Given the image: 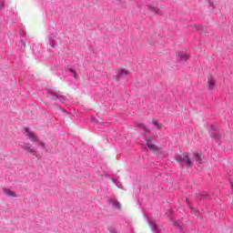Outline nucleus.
I'll list each match as a JSON object with an SVG mask.
<instances>
[{
    "instance_id": "obj_1",
    "label": "nucleus",
    "mask_w": 233,
    "mask_h": 233,
    "mask_svg": "<svg viewBox=\"0 0 233 233\" xmlns=\"http://www.w3.org/2000/svg\"><path fill=\"white\" fill-rule=\"evenodd\" d=\"M175 159L180 164L181 168H183V167H187V168H191L192 165H194L192 159H190V157H188V153L177 155L175 157Z\"/></svg>"
},
{
    "instance_id": "obj_2",
    "label": "nucleus",
    "mask_w": 233,
    "mask_h": 233,
    "mask_svg": "<svg viewBox=\"0 0 233 233\" xmlns=\"http://www.w3.org/2000/svg\"><path fill=\"white\" fill-rule=\"evenodd\" d=\"M147 146L149 148V150H152L153 152H156L160 157H167V152L163 151L161 148L157 147L156 145L150 143V140H147Z\"/></svg>"
},
{
    "instance_id": "obj_3",
    "label": "nucleus",
    "mask_w": 233,
    "mask_h": 233,
    "mask_svg": "<svg viewBox=\"0 0 233 233\" xmlns=\"http://www.w3.org/2000/svg\"><path fill=\"white\" fill-rule=\"evenodd\" d=\"M24 136H25L32 143H35L37 139H39L37 134L34 133L30 127H24Z\"/></svg>"
},
{
    "instance_id": "obj_4",
    "label": "nucleus",
    "mask_w": 233,
    "mask_h": 233,
    "mask_svg": "<svg viewBox=\"0 0 233 233\" xmlns=\"http://www.w3.org/2000/svg\"><path fill=\"white\" fill-rule=\"evenodd\" d=\"M209 134L212 139H215L217 143H219V140L221 139V134H219V131H218V127L212 125L211 129L209 130Z\"/></svg>"
},
{
    "instance_id": "obj_5",
    "label": "nucleus",
    "mask_w": 233,
    "mask_h": 233,
    "mask_svg": "<svg viewBox=\"0 0 233 233\" xmlns=\"http://www.w3.org/2000/svg\"><path fill=\"white\" fill-rule=\"evenodd\" d=\"M23 150H25V152H28V154H31V156H35V157H39V154H37V149L32 147L30 144H24L22 146Z\"/></svg>"
},
{
    "instance_id": "obj_6",
    "label": "nucleus",
    "mask_w": 233,
    "mask_h": 233,
    "mask_svg": "<svg viewBox=\"0 0 233 233\" xmlns=\"http://www.w3.org/2000/svg\"><path fill=\"white\" fill-rule=\"evenodd\" d=\"M130 75V71L126 68H118L116 70V81H119L120 79H123V77H127V76Z\"/></svg>"
},
{
    "instance_id": "obj_7",
    "label": "nucleus",
    "mask_w": 233,
    "mask_h": 233,
    "mask_svg": "<svg viewBox=\"0 0 233 233\" xmlns=\"http://www.w3.org/2000/svg\"><path fill=\"white\" fill-rule=\"evenodd\" d=\"M146 10H149V12H152L153 14H156L157 15H163V13L160 8L152 6V5H147Z\"/></svg>"
},
{
    "instance_id": "obj_8",
    "label": "nucleus",
    "mask_w": 233,
    "mask_h": 233,
    "mask_svg": "<svg viewBox=\"0 0 233 233\" xmlns=\"http://www.w3.org/2000/svg\"><path fill=\"white\" fill-rule=\"evenodd\" d=\"M177 56L180 61H188L190 59V56L187 52H178Z\"/></svg>"
},
{
    "instance_id": "obj_9",
    "label": "nucleus",
    "mask_w": 233,
    "mask_h": 233,
    "mask_svg": "<svg viewBox=\"0 0 233 233\" xmlns=\"http://www.w3.org/2000/svg\"><path fill=\"white\" fill-rule=\"evenodd\" d=\"M3 192L5 196H7V198H17V194H15V191L10 188H4Z\"/></svg>"
},
{
    "instance_id": "obj_10",
    "label": "nucleus",
    "mask_w": 233,
    "mask_h": 233,
    "mask_svg": "<svg viewBox=\"0 0 233 233\" xmlns=\"http://www.w3.org/2000/svg\"><path fill=\"white\" fill-rule=\"evenodd\" d=\"M108 202L112 203L115 208L121 210V203H119V201H117L116 198H109Z\"/></svg>"
},
{
    "instance_id": "obj_11",
    "label": "nucleus",
    "mask_w": 233,
    "mask_h": 233,
    "mask_svg": "<svg viewBox=\"0 0 233 233\" xmlns=\"http://www.w3.org/2000/svg\"><path fill=\"white\" fill-rule=\"evenodd\" d=\"M208 90H214V87L216 86V80L214 79V77L212 76L208 77Z\"/></svg>"
},
{
    "instance_id": "obj_12",
    "label": "nucleus",
    "mask_w": 233,
    "mask_h": 233,
    "mask_svg": "<svg viewBox=\"0 0 233 233\" xmlns=\"http://www.w3.org/2000/svg\"><path fill=\"white\" fill-rule=\"evenodd\" d=\"M149 227L154 232H158L157 224H156V220L148 219Z\"/></svg>"
},
{
    "instance_id": "obj_13",
    "label": "nucleus",
    "mask_w": 233,
    "mask_h": 233,
    "mask_svg": "<svg viewBox=\"0 0 233 233\" xmlns=\"http://www.w3.org/2000/svg\"><path fill=\"white\" fill-rule=\"evenodd\" d=\"M152 123H153L154 127H156V128H157V130H161V128H163V124L161 122H159V120H157V118H153Z\"/></svg>"
},
{
    "instance_id": "obj_14",
    "label": "nucleus",
    "mask_w": 233,
    "mask_h": 233,
    "mask_svg": "<svg viewBox=\"0 0 233 233\" xmlns=\"http://www.w3.org/2000/svg\"><path fill=\"white\" fill-rule=\"evenodd\" d=\"M47 96L56 101L57 97H59V95L54 91H48L47 92Z\"/></svg>"
},
{
    "instance_id": "obj_15",
    "label": "nucleus",
    "mask_w": 233,
    "mask_h": 233,
    "mask_svg": "<svg viewBox=\"0 0 233 233\" xmlns=\"http://www.w3.org/2000/svg\"><path fill=\"white\" fill-rule=\"evenodd\" d=\"M204 156H203V154H201V153H196L195 154V159H196V161H198V163H203V159H204Z\"/></svg>"
},
{
    "instance_id": "obj_16",
    "label": "nucleus",
    "mask_w": 233,
    "mask_h": 233,
    "mask_svg": "<svg viewBox=\"0 0 233 233\" xmlns=\"http://www.w3.org/2000/svg\"><path fill=\"white\" fill-rule=\"evenodd\" d=\"M136 127H137V128H142L144 132H150V129H148V127H147V126H145L143 123H137Z\"/></svg>"
},
{
    "instance_id": "obj_17",
    "label": "nucleus",
    "mask_w": 233,
    "mask_h": 233,
    "mask_svg": "<svg viewBox=\"0 0 233 233\" xmlns=\"http://www.w3.org/2000/svg\"><path fill=\"white\" fill-rule=\"evenodd\" d=\"M35 143H37L38 147H41V148H43L44 150H46V144L40 140L39 138L35 141Z\"/></svg>"
},
{
    "instance_id": "obj_18",
    "label": "nucleus",
    "mask_w": 233,
    "mask_h": 233,
    "mask_svg": "<svg viewBox=\"0 0 233 233\" xmlns=\"http://www.w3.org/2000/svg\"><path fill=\"white\" fill-rule=\"evenodd\" d=\"M174 227H177V228H181V227L183 226V223L179 220H177L173 223Z\"/></svg>"
},
{
    "instance_id": "obj_19",
    "label": "nucleus",
    "mask_w": 233,
    "mask_h": 233,
    "mask_svg": "<svg viewBox=\"0 0 233 233\" xmlns=\"http://www.w3.org/2000/svg\"><path fill=\"white\" fill-rule=\"evenodd\" d=\"M68 70H69V72H71L73 77L75 79H77V73H76V70H74V68H69Z\"/></svg>"
},
{
    "instance_id": "obj_20",
    "label": "nucleus",
    "mask_w": 233,
    "mask_h": 233,
    "mask_svg": "<svg viewBox=\"0 0 233 233\" xmlns=\"http://www.w3.org/2000/svg\"><path fill=\"white\" fill-rule=\"evenodd\" d=\"M206 198H208V194H207V192H203L200 197H198L199 199H205Z\"/></svg>"
},
{
    "instance_id": "obj_21",
    "label": "nucleus",
    "mask_w": 233,
    "mask_h": 233,
    "mask_svg": "<svg viewBox=\"0 0 233 233\" xmlns=\"http://www.w3.org/2000/svg\"><path fill=\"white\" fill-rule=\"evenodd\" d=\"M49 45H50V46L52 47V48H56V41H54V40H50L49 41Z\"/></svg>"
},
{
    "instance_id": "obj_22",
    "label": "nucleus",
    "mask_w": 233,
    "mask_h": 233,
    "mask_svg": "<svg viewBox=\"0 0 233 233\" xmlns=\"http://www.w3.org/2000/svg\"><path fill=\"white\" fill-rule=\"evenodd\" d=\"M57 99H59L61 101V103H64V101H66V98H65V96L58 95Z\"/></svg>"
},
{
    "instance_id": "obj_23",
    "label": "nucleus",
    "mask_w": 233,
    "mask_h": 233,
    "mask_svg": "<svg viewBox=\"0 0 233 233\" xmlns=\"http://www.w3.org/2000/svg\"><path fill=\"white\" fill-rule=\"evenodd\" d=\"M208 4L211 8H216V4L214 3V1H208Z\"/></svg>"
},
{
    "instance_id": "obj_24",
    "label": "nucleus",
    "mask_w": 233,
    "mask_h": 233,
    "mask_svg": "<svg viewBox=\"0 0 233 233\" xmlns=\"http://www.w3.org/2000/svg\"><path fill=\"white\" fill-rule=\"evenodd\" d=\"M5 8V0H0V10Z\"/></svg>"
},
{
    "instance_id": "obj_25",
    "label": "nucleus",
    "mask_w": 233,
    "mask_h": 233,
    "mask_svg": "<svg viewBox=\"0 0 233 233\" xmlns=\"http://www.w3.org/2000/svg\"><path fill=\"white\" fill-rule=\"evenodd\" d=\"M117 5H125L127 3L126 0H116Z\"/></svg>"
},
{
    "instance_id": "obj_26",
    "label": "nucleus",
    "mask_w": 233,
    "mask_h": 233,
    "mask_svg": "<svg viewBox=\"0 0 233 233\" xmlns=\"http://www.w3.org/2000/svg\"><path fill=\"white\" fill-rule=\"evenodd\" d=\"M110 232H111V233H114V230H111Z\"/></svg>"
},
{
    "instance_id": "obj_27",
    "label": "nucleus",
    "mask_w": 233,
    "mask_h": 233,
    "mask_svg": "<svg viewBox=\"0 0 233 233\" xmlns=\"http://www.w3.org/2000/svg\"><path fill=\"white\" fill-rule=\"evenodd\" d=\"M169 214H172V211H169Z\"/></svg>"
}]
</instances>
